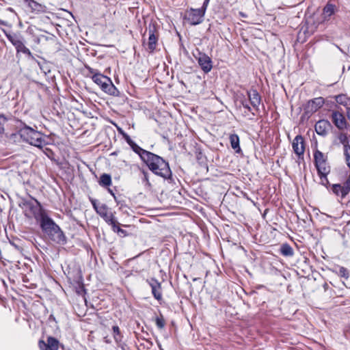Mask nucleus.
Here are the masks:
<instances>
[{
	"instance_id": "nucleus-39",
	"label": "nucleus",
	"mask_w": 350,
	"mask_h": 350,
	"mask_svg": "<svg viewBox=\"0 0 350 350\" xmlns=\"http://www.w3.org/2000/svg\"><path fill=\"white\" fill-rule=\"evenodd\" d=\"M0 120H2V122L0 121V124L1 123H4L8 121V118L3 113H0Z\"/></svg>"
},
{
	"instance_id": "nucleus-14",
	"label": "nucleus",
	"mask_w": 350,
	"mask_h": 350,
	"mask_svg": "<svg viewBox=\"0 0 350 350\" xmlns=\"http://www.w3.org/2000/svg\"><path fill=\"white\" fill-rule=\"evenodd\" d=\"M155 27L154 25H149L148 26V50L150 53H152L157 46L158 38L155 35Z\"/></svg>"
},
{
	"instance_id": "nucleus-33",
	"label": "nucleus",
	"mask_w": 350,
	"mask_h": 350,
	"mask_svg": "<svg viewBox=\"0 0 350 350\" xmlns=\"http://www.w3.org/2000/svg\"><path fill=\"white\" fill-rule=\"evenodd\" d=\"M101 217L105 219V221L109 225H110L111 224H113V221L115 219H116L115 218V217L113 216V215L111 212H109V211H107L106 213L103 215Z\"/></svg>"
},
{
	"instance_id": "nucleus-24",
	"label": "nucleus",
	"mask_w": 350,
	"mask_h": 350,
	"mask_svg": "<svg viewBox=\"0 0 350 350\" xmlns=\"http://www.w3.org/2000/svg\"><path fill=\"white\" fill-rule=\"evenodd\" d=\"M91 202L96 213L99 214L100 216H102L108 211V208L105 204H102L100 202H98L95 200H92Z\"/></svg>"
},
{
	"instance_id": "nucleus-37",
	"label": "nucleus",
	"mask_w": 350,
	"mask_h": 350,
	"mask_svg": "<svg viewBox=\"0 0 350 350\" xmlns=\"http://www.w3.org/2000/svg\"><path fill=\"white\" fill-rule=\"evenodd\" d=\"M110 226L114 232H117V231H120V224L116 219H115L113 224H111Z\"/></svg>"
},
{
	"instance_id": "nucleus-38",
	"label": "nucleus",
	"mask_w": 350,
	"mask_h": 350,
	"mask_svg": "<svg viewBox=\"0 0 350 350\" xmlns=\"http://www.w3.org/2000/svg\"><path fill=\"white\" fill-rule=\"evenodd\" d=\"M349 169V173L347 176V178L345 182V184L347 185L348 188L350 189V167H348Z\"/></svg>"
},
{
	"instance_id": "nucleus-5",
	"label": "nucleus",
	"mask_w": 350,
	"mask_h": 350,
	"mask_svg": "<svg viewBox=\"0 0 350 350\" xmlns=\"http://www.w3.org/2000/svg\"><path fill=\"white\" fill-rule=\"evenodd\" d=\"M75 288L77 295L81 296V301L84 303V306H81L79 304H75L74 309L78 317H83L85 316L88 311V299L85 297L86 290L81 275H79V278L75 281Z\"/></svg>"
},
{
	"instance_id": "nucleus-3",
	"label": "nucleus",
	"mask_w": 350,
	"mask_h": 350,
	"mask_svg": "<svg viewBox=\"0 0 350 350\" xmlns=\"http://www.w3.org/2000/svg\"><path fill=\"white\" fill-rule=\"evenodd\" d=\"M17 134L23 142L40 149L48 144L42 133L25 124L18 131Z\"/></svg>"
},
{
	"instance_id": "nucleus-8",
	"label": "nucleus",
	"mask_w": 350,
	"mask_h": 350,
	"mask_svg": "<svg viewBox=\"0 0 350 350\" xmlns=\"http://www.w3.org/2000/svg\"><path fill=\"white\" fill-rule=\"evenodd\" d=\"M204 14V10L191 8L186 12L185 18L190 25H196L203 21Z\"/></svg>"
},
{
	"instance_id": "nucleus-19",
	"label": "nucleus",
	"mask_w": 350,
	"mask_h": 350,
	"mask_svg": "<svg viewBox=\"0 0 350 350\" xmlns=\"http://www.w3.org/2000/svg\"><path fill=\"white\" fill-rule=\"evenodd\" d=\"M25 3L33 13H41L45 11L46 7L34 0H25Z\"/></svg>"
},
{
	"instance_id": "nucleus-43",
	"label": "nucleus",
	"mask_w": 350,
	"mask_h": 350,
	"mask_svg": "<svg viewBox=\"0 0 350 350\" xmlns=\"http://www.w3.org/2000/svg\"><path fill=\"white\" fill-rule=\"evenodd\" d=\"M117 233H118L120 235L124 236L126 234V231L120 228V231H117Z\"/></svg>"
},
{
	"instance_id": "nucleus-32",
	"label": "nucleus",
	"mask_w": 350,
	"mask_h": 350,
	"mask_svg": "<svg viewBox=\"0 0 350 350\" xmlns=\"http://www.w3.org/2000/svg\"><path fill=\"white\" fill-rule=\"evenodd\" d=\"M155 324L159 329H162L165 327V321L162 314H160V316L156 317Z\"/></svg>"
},
{
	"instance_id": "nucleus-31",
	"label": "nucleus",
	"mask_w": 350,
	"mask_h": 350,
	"mask_svg": "<svg viewBox=\"0 0 350 350\" xmlns=\"http://www.w3.org/2000/svg\"><path fill=\"white\" fill-rule=\"evenodd\" d=\"M345 161L348 167H350V146L343 147Z\"/></svg>"
},
{
	"instance_id": "nucleus-9",
	"label": "nucleus",
	"mask_w": 350,
	"mask_h": 350,
	"mask_svg": "<svg viewBox=\"0 0 350 350\" xmlns=\"http://www.w3.org/2000/svg\"><path fill=\"white\" fill-rule=\"evenodd\" d=\"M197 54L193 53L194 57L197 59L201 69L205 72H209L213 68V62L211 59L204 53L196 50Z\"/></svg>"
},
{
	"instance_id": "nucleus-45",
	"label": "nucleus",
	"mask_w": 350,
	"mask_h": 350,
	"mask_svg": "<svg viewBox=\"0 0 350 350\" xmlns=\"http://www.w3.org/2000/svg\"><path fill=\"white\" fill-rule=\"evenodd\" d=\"M42 40V38L41 36L40 37H37L36 39H35V42L37 43V44H39L40 42Z\"/></svg>"
},
{
	"instance_id": "nucleus-36",
	"label": "nucleus",
	"mask_w": 350,
	"mask_h": 350,
	"mask_svg": "<svg viewBox=\"0 0 350 350\" xmlns=\"http://www.w3.org/2000/svg\"><path fill=\"white\" fill-rule=\"evenodd\" d=\"M113 332L116 340L118 341L120 338V332L119 327L118 326H113Z\"/></svg>"
},
{
	"instance_id": "nucleus-42",
	"label": "nucleus",
	"mask_w": 350,
	"mask_h": 350,
	"mask_svg": "<svg viewBox=\"0 0 350 350\" xmlns=\"http://www.w3.org/2000/svg\"><path fill=\"white\" fill-rule=\"evenodd\" d=\"M319 177H320V179H321V184L323 185H326L327 183H328V181L327 182L325 178H323V176L322 174H319Z\"/></svg>"
},
{
	"instance_id": "nucleus-48",
	"label": "nucleus",
	"mask_w": 350,
	"mask_h": 350,
	"mask_svg": "<svg viewBox=\"0 0 350 350\" xmlns=\"http://www.w3.org/2000/svg\"><path fill=\"white\" fill-rule=\"evenodd\" d=\"M240 14H241V16H245V14H243L242 12H240Z\"/></svg>"
},
{
	"instance_id": "nucleus-23",
	"label": "nucleus",
	"mask_w": 350,
	"mask_h": 350,
	"mask_svg": "<svg viewBox=\"0 0 350 350\" xmlns=\"http://www.w3.org/2000/svg\"><path fill=\"white\" fill-rule=\"evenodd\" d=\"M229 139L232 148L234 149L237 153H239L241 151V149L239 146L240 140L238 135L230 134Z\"/></svg>"
},
{
	"instance_id": "nucleus-2",
	"label": "nucleus",
	"mask_w": 350,
	"mask_h": 350,
	"mask_svg": "<svg viewBox=\"0 0 350 350\" xmlns=\"http://www.w3.org/2000/svg\"><path fill=\"white\" fill-rule=\"evenodd\" d=\"M38 221L40 222L42 231L46 234L53 241L59 244H64L66 243V239L63 232L46 213Z\"/></svg>"
},
{
	"instance_id": "nucleus-13",
	"label": "nucleus",
	"mask_w": 350,
	"mask_h": 350,
	"mask_svg": "<svg viewBox=\"0 0 350 350\" xmlns=\"http://www.w3.org/2000/svg\"><path fill=\"white\" fill-rule=\"evenodd\" d=\"M294 152L300 157L304 155L305 151L304 139L300 135H297L292 143Z\"/></svg>"
},
{
	"instance_id": "nucleus-26",
	"label": "nucleus",
	"mask_w": 350,
	"mask_h": 350,
	"mask_svg": "<svg viewBox=\"0 0 350 350\" xmlns=\"http://www.w3.org/2000/svg\"><path fill=\"white\" fill-rule=\"evenodd\" d=\"M337 138L339 142L342 145L343 147H349L350 136L347 135V133L344 132H340L338 133Z\"/></svg>"
},
{
	"instance_id": "nucleus-28",
	"label": "nucleus",
	"mask_w": 350,
	"mask_h": 350,
	"mask_svg": "<svg viewBox=\"0 0 350 350\" xmlns=\"http://www.w3.org/2000/svg\"><path fill=\"white\" fill-rule=\"evenodd\" d=\"M314 163L318 164L322 162L327 161V157L319 150H316L314 152Z\"/></svg>"
},
{
	"instance_id": "nucleus-1",
	"label": "nucleus",
	"mask_w": 350,
	"mask_h": 350,
	"mask_svg": "<svg viewBox=\"0 0 350 350\" xmlns=\"http://www.w3.org/2000/svg\"><path fill=\"white\" fill-rule=\"evenodd\" d=\"M136 154L153 174L165 180H172V172L169 163L162 157L142 148L136 152Z\"/></svg>"
},
{
	"instance_id": "nucleus-15",
	"label": "nucleus",
	"mask_w": 350,
	"mask_h": 350,
	"mask_svg": "<svg viewBox=\"0 0 350 350\" xmlns=\"http://www.w3.org/2000/svg\"><path fill=\"white\" fill-rule=\"evenodd\" d=\"M40 350H58L59 341L51 336L48 337L46 342L40 340L38 342Z\"/></svg>"
},
{
	"instance_id": "nucleus-11",
	"label": "nucleus",
	"mask_w": 350,
	"mask_h": 350,
	"mask_svg": "<svg viewBox=\"0 0 350 350\" xmlns=\"http://www.w3.org/2000/svg\"><path fill=\"white\" fill-rule=\"evenodd\" d=\"M146 282L151 288L152 294L155 299L160 301L162 299V288L161 283L154 278L146 280Z\"/></svg>"
},
{
	"instance_id": "nucleus-6",
	"label": "nucleus",
	"mask_w": 350,
	"mask_h": 350,
	"mask_svg": "<svg viewBox=\"0 0 350 350\" xmlns=\"http://www.w3.org/2000/svg\"><path fill=\"white\" fill-rule=\"evenodd\" d=\"M92 81L100 89L110 95H116L118 92L117 88L112 83L110 78L100 74L94 73L92 77Z\"/></svg>"
},
{
	"instance_id": "nucleus-41",
	"label": "nucleus",
	"mask_w": 350,
	"mask_h": 350,
	"mask_svg": "<svg viewBox=\"0 0 350 350\" xmlns=\"http://www.w3.org/2000/svg\"><path fill=\"white\" fill-rule=\"evenodd\" d=\"M209 1L210 0H204V3H203V5H202V7L200 8L202 10H204V12L206 11V8L208 6V4L209 3Z\"/></svg>"
},
{
	"instance_id": "nucleus-49",
	"label": "nucleus",
	"mask_w": 350,
	"mask_h": 350,
	"mask_svg": "<svg viewBox=\"0 0 350 350\" xmlns=\"http://www.w3.org/2000/svg\"><path fill=\"white\" fill-rule=\"evenodd\" d=\"M46 151L51 152L50 150H49V148H46Z\"/></svg>"
},
{
	"instance_id": "nucleus-30",
	"label": "nucleus",
	"mask_w": 350,
	"mask_h": 350,
	"mask_svg": "<svg viewBox=\"0 0 350 350\" xmlns=\"http://www.w3.org/2000/svg\"><path fill=\"white\" fill-rule=\"evenodd\" d=\"M335 269H336L334 271L338 276H340L341 278H344L345 279L349 278V272L347 268H345L344 267H341V266H337Z\"/></svg>"
},
{
	"instance_id": "nucleus-7",
	"label": "nucleus",
	"mask_w": 350,
	"mask_h": 350,
	"mask_svg": "<svg viewBox=\"0 0 350 350\" xmlns=\"http://www.w3.org/2000/svg\"><path fill=\"white\" fill-rule=\"evenodd\" d=\"M5 36L8 40L15 46L17 53L21 52L27 55L29 57H33L30 50L25 46L21 36L11 33H5Z\"/></svg>"
},
{
	"instance_id": "nucleus-17",
	"label": "nucleus",
	"mask_w": 350,
	"mask_h": 350,
	"mask_svg": "<svg viewBox=\"0 0 350 350\" xmlns=\"http://www.w3.org/2000/svg\"><path fill=\"white\" fill-rule=\"evenodd\" d=\"M331 190L333 193L338 197H340L341 199H344L350 193V189L347 187L345 183L343 185H332Z\"/></svg>"
},
{
	"instance_id": "nucleus-29",
	"label": "nucleus",
	"mask_w": 350,
	"mask_h": 350,
	"mask_svg": "<svg viewBox=\"0 0 350 350\" xmlns=\"http://www.w3.org/2000/svg\"><path fill=\"white\" fill-rule=\"evenodd\" d=\"M111 184V177L109 174H103L100 176L99 185L102 187H107Z\"/></svg>"
},
{
	"instance_id": "nucleus-4",
	"label": "nucleus",
	"mask_w": 350,
	"mask_h": 350,
	"mask_svg": "<svg viewBox=\"0 0 350 350\" xmlns=\"http://www.w3.org/2000/svg\"><path fill=\"white\" fill-rule=\"evenodd\" d=\"M20 206L27 217L35 218L37 221L46 213L42 208L40 203L36 199H33V201L24 200Z\"/></svg>"
},
{
	"instance_id": "nucleus-10",
	"label": "nucleus",
	"mask_w": 350,
	"mask_h": 350,
	"mask_svg": "<svg viewBox=\"0 0 350 350\" xmlns=\"http://www.w3.org/2000/svg\"><path fill=\"white\" fill-rule=\"evenodd\" d=\"M331 119L335 126L340 131L347 129L348 122L342 113L338 111H332Z\"/></svg>"
},
{
	"instance_id": "nucleus-18",
	"label": "nucleus",
	"mask_w": 350,
	"mask_h": 350,
	"mask_svg": "<svg viewBox=\"0 0 350 350\" xmlns=\"http://www.w3.org/2000/svg\"><path fill=\"white\" fill-rule=\"evenodd\" d=\"M247 94L250 105L254 109L258 110L261 102V98L258 92L256 90H251L247 92Z\"/></svg>"
},
{
	"instance_id": "nucleus-44",
	"label": "nucleus",
	"mask_w": 350,
	"mask_h": 350,
	"mask_svg": "<svg viewBox=\"0 0 350 350\" xmlns=\"http://www.w3.org/2000/svg\"><path fill=\"white\" fill-rule=\"evenodd\" d=\"M142 173L144 176V179L148 181V173L145 172L144 170H142Z\"/></svg>"
},
{
	"instance_id": "nucleus-47",
	"label": "nucleus",
	"mask_w": 350,
	"mask_h": 350,
	"mask_svg": "<svg viewBox=\"0 0 350 350\" xmlns=\"http://www.w3.org/2000/svg\"><path fill=\"white\" fill-rule=\"evenodd\" d=\"M109 191L110 192V193L114 196V193H113V191L111 190V189H109Z\"/></svg>"
},
{
	"instance_id": "nucleus-35",
	"label": "nucleus",
	"mask_w": 350,
	"mask_h": 350,
	"mask_svg": "<svg viewBox=\"0 0 350 350\" xmlns=\"http://www.w3.org/2000/svg\"><path fill=\"white\" fill-rule=\"evenodd\" d=\"M336 101L340 105H346V97L343 94H340L336 96Z\"/></svg>"
},
{
	"instance_id": "nucleus-40",
	"label": "nucleus",
	"mask_w": 350,
	"mask_h": 350,
	"mask_svg": "<svg viewBox=\"0 0 350 350\" xmlns=\"http://www.w3.org/2000/svg\"><path fill=\"white\" fill-rule=\"evenodd\" d=\"M41 38H42V39H44L45 40H54L55 38V36H53L52 34L49 37L45 36H41Z\"/></svg>"
},
{
	"instance_id": "nucleus-22",
	"label": "nucleus",
	"mask_w": 350,
	"mask_h": 350,
	"mask_svg": "<svg viewBox=\"0 0 350 350\" xmlns=\"http://www.w3.org/2000/svg\"><path fill=\"white\" fill-rule=\"evenodd\" d=\"M236 105L239 108L243 107L247 111H252L251 107L250 106L248 101L247 100L245 96L243 94L237 95Z\"/></svg>"
},
{
	"instance_id": "nucleus-12",
	"label": "nucleus",
	"mask_w": 350,
	"mask_h": 350,
	"mask_svg": "<svg viewBox=\"0 0 350 350\" xmlns=\"http://www.w3.org/2000/svg\"><path fill=\"white\" fill-rule=\"evenodd\" d=\"M324 104V99L322 97L315 98L310 100L305 106L306 113L312 114L320 109Z\"/></svg>"
},
{
	"instance_id": "nucleus-20",
	"label": "nucleus",
	"mask_w": 350,
	"mask_h": 350,
	"mask_svg": "<svg viewBox=\"0 0 350 350\" xmlns=\"http://www.w3.org/2000/svg\"><path fill=\"white\" fill-rule=\"evenodd\" d=\"M119 133L122 135L124 140L126 142V143L130 146L131 148L133 150V152L136 153L137 150H139V148H141L134 141L132 140V139L130 137V136L126 133L122 129L119 128L118 129Z\"/></svg>"
},
{
	"instance_id": "nucleus-25",
	"label": "nucleus",
	"mask_w": 350,
	"mask_h": 350,
	"mask_svg": "<svg viewBox=\"0 0 350 350\" xmlns=\"http://www.w3.org/2000/svg\"><path fill=\"white\" fill-rule=\"evenodd\" d=\"M336 10V8L335 5L327 3L323 10V14L325 18L329 17L335 13Z\"/></svg>"
},
{
	"instance_id": "nucleus-21",
	"label": "nucleus",
	"mask_w": 350,
	"mask_h": 350,
	"mask_svg": "<svg viewBox=\"0 0 350 350\" xmlns=\"http://www.w3.org/2000/svg\"><path fill=\"white\" fill-rule=\"evenodd\" d=\"M319 174H322L325 180L327 182V176L330 172V167L327 161L322 162L315 165Z\"/></svg>"
},
{
	"instance_id": "nucleus-34",
	"label": "nucleus",
	"mask_w": 350,
	"mask_h": 350,
	"mask_svg": "<svg viewBox=\"0 0 350 350\" xmlns=\"http://www.w3.org/2000/svg\"><path fill=\"white\" fill-rule=\"evenodd\" d=\"M40 70L42 72L46 75L47 74L51 72L50 65L47 62L38 63Z\"/></svg>"
},
{
	"instance_id": "nucleus-27",
	"label": "nucleus",
	"mask_w": 350,
	"mask_h": 350,
	"mask_svg": "<svg viewBox=\"0 0 350 350\" xmlns=\"http://www.w3.org/2000/svg\"><path fill=\"white\" fill-rule=\"evenodd\" d=\"M280 254L284 256H292L294 254L292 247L288 243L282 244L280 249Z\"/></svg>"
},
{
	"instance_id": "nucleus-46",
	"label": "nucleus",
	"mask_w": 350,
	"mask_h": 350,
	"mask_svg": "<svg viewBox=\"0 0 350 350\" xmlns=\"http://www.w3.org/2000/svg\"><path fill=\"white\" fill-rule=\"evenodd\" d=\"M88 70H89V72H90V73H92V74H93V73H94V72H93V69H92V68H90V67H89V68H88Z\"/></svg>"
},
{
	"instance_id": "nucleus-16",
	"label": "nucleus",
	"mask_w": 350,
	"mask_h": 350,
	"mask_svg": "<svg viewBox=\"0 0 350 350\" xmlns=\"http://www.w3.org/2000/svg\"><path fill=\"white\" fill-rule=\"evenodd\" d=\"M331 127V123L327 120H319L314 126L315 131L321 136L327 135Z\"/></svg>"
}]
</instances>
